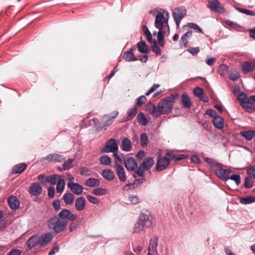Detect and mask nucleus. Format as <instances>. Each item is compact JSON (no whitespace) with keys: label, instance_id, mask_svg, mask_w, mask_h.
Returning a JSON list of instances; mask_svg holds the SVG:
<instances>
[{"label":"nucleus","instance_id":"b1692460","mask_svg":"<svg viewBox=\"0 0 255 255\" xmlns=\"http://www.w3.org/2000/svg\"><path fill=\"white\" fill-rule=\"evenodd\" d=\"M137 112V106H134L132 108L128 109L127 112L128 116L125 118L124 121L127 122L133 119L136 116Z\"/></svg>","mask_w":255,"mask_h":255},{"label":"nucleus","instance_id":"4c0bfd02","mask_svg":"<svg viewBox=\"0 0 255 255\" xmlns=\"http://www.w3.org/2000/svg\"><path fill=\"white\" fill-rule=\"evenodd\" d=\"M99 160L102 164L109 165L111 163L112 160L110 156L107 155H103L101 156Z\"/></svg>","mask_w":255,"mask_h":255},{"label":"nucleus","instance_id":"f704fd0d","mask_svg":"<svg viewBox=\"0 0 255 255\" xmlns=\"http://www.w3.org/2000/svg\"><path fill=\"white\" fill-rule=\"evenodd\" d=\"M27 165L25 163H19L14 166L13 168V172L15 173H21L26 168Z\"/></svg>","mask_w":255,"mask_h":255},{"label":"nucleus","instance_id":"7c9ffc66","mask_svg":"<svg viewBox=\"0 0 255 255\" xmlns=\"http://www.w3.org/2000/svg\"><path fill=\"white\" fill-rule=\"evenodd\" d=\"M63 200L66 204L71 205L73 203L75 197L71 193H65L63 196Z\"/></svg>","mask_w":255,"mask_h":255},{"label":"nucleus","instance_id":"c85d7f7f","mask_svg":"<svg viewBox=\"0 0 255 255\" xmlns=\"http://www.w3.org/2000/svg\"><path fill=\"white\" fill-rule=\"evenodd\" d=\"M181 102L184 107L186 108H190L191 102L190 99L186 93H184L181 96Z\"/></svg>","mask_w":255,"mask_h":255},{"label":"nucleus","instance_id":"2f4dec72","mask_svg":"<svg viewBox=\"0 0 255 255\" xmlns=\"http://www.w3.org/2000/svg\"><path fill=\"white\" fill-rule=\"evenodd\" d=\"M137 120L138 122L143 126H145L148 124V120L146 118L145 115L142 113L139 112L137 116Z\"/></svg>","mask_w":255,"mask_h":255},{"label":"nucleus","instance_id":"393cba45","mask_svg":"<svg viewBox=\"0 0 255 255\" xmlns=\"http://www.w3.org/2000/svg\"><path fill=\"white\" fill-rule=\"evenodd\" d=\"M38 236H32L27 241V246L30 249L39 245Z\"/></svg>","mask_w":255,"mask_h":255},{"label":"nucleus","instance_id":"6ab92c4d","mask_svg":"<svg viewBox=\"0 0 255 255\" xmlns=\"http://www.w3.org/2000/svg\"><path fill=\"white\" fill-rule=\"evenodd\" d=\"M214 126L219 129H222L224 127V120L221 116H215L212 120Z\"/></svg>","mask_w":255,"mask_h":255},{"label":"nucleus","instance_id":"a19ab883","mask_svg":"<svg viewBox=\"0 0 255 255\" xmlns=\"http://www.w3.org/2000/svg\"><path fill=\"white\" fill-rule=\"evenodd\" d=\"M80 174L82 175L88 176L92 175V170L91 168H89L84 166H82L80 169Z\"/></svg>","mask_w":255,"mask_h":255},{"label":"nucleus","instance_id":"c9c22d12","mask_svg":"<svg viewBox=\"0 0 255 255\" xmlns=\"http://www.w3.org/2000/svg\"><path fill=\"white\" fill-rule=\"evenodd\" d=\"M73 161L74 159H68L67 160L65 161L63 164V170H67L73 167ZM60 171H62L61 168H59Z\"/></svg>","mask_w":255,"mask_h":255},{"label":"nucleus","instance_id":"72a5a7b5","mask_svg":"<svg viewBox=\"0 0 255 255\" xmlns=\"http://www.w3.org/2000/svg\"><path fill=\"white\" fill-rule=\"evenodd\" d=\"M60 176L56 174H53L46 177L45 181L50 183L52 185H55L58 182V179Z\"/></svg>","mask_w":255,"mask_h":255},{"label":"nucleus","instance_id":"8fccbe9b","mask_svg":"<svg viewBox=\"0 0 255 255\" xmlns=\"http://www.w3.org/2000/svg\"><path fill=\"white\" fill-rule=\"evenodd\" d=\"M146 101V98L145 97V96H141L136 99V103L135 106H137V108H138V107L144 104Z\"/></svg>","mask_w":255,"mask_h":255},{"label":"nucleus","instance_id":"5701e85b","mask_svg":"<svg viewBox=\"0 0 255 255\" xmlns=\"http://www.w3.org/2000/svg\"><path fill=\"white\" fill-rule=\"evenodd\" d=\"M75 206L77 211L83 210L85 207V199L83 197L78 198L75 201Z\"/></svg>","mask_w":255,"mask_h":255},{"label":"nucleus","instance_id":"4d7b16f0","mask_svg":"<svg viewBox=\"0 0 255 255\" xmlns=\"http://www.w3.org/2000/svg\"><path fill=\"white\" fill-rule=\"evenodd\" d=\"M129 200L133 204H136L139 202H140V200L138 198V197L136 195H130L128 196Z\"/></svg>","mask_w":255,"mask_h":255},{"label":"nucleus","instance_id":"338daca9","mask_svg":"<svg viewBox=\"0 0 255 255\" xmlns=\"http://www.w3.org/2000/svg\"><path fill=\"white\" fill-rule=\"evenodd\" d=\"M55 194V188L52 186H50L48 188V195L51 198H53L54 197Z\"/></svg>","mask_w":255,"mask_h":255},{"label":"nucleus","instance_id":"cd10ccee","mask_svg":"<svg viewBox=\"0 0 255 255\" xmlns=\"http://www.w3.org/2000/svg\"><path fill=\"white\" fill-rule=\"evenodd\" d=\"M100 182L98 179L90 178L86 180L85 185L90 187H97L100 185Z\"/></svg>","mask_w":255,"mask_h":255},{"label":"nucleus","instance_id":"aec40b11","mask_svg":"<svg viewBox=\"0 0 255 255\" xmlns=\"http://www.w3.org/2000/svg\"><path fill=\"white\" fill-rule=\"evenodd\" d=\"M121 148L127 152L130 151L132 149V143L129 139L124 137L122 140Z\"/></svg>","mask_w":255,"mask_h":255},{"label":"nucleus","instance_id":"4be33fe9","mask_svg":"<svg viewBox=\"0 0 255 255\" xmlns=\"http://www.w3.org/2000/svg\"><path fill=\"white\" fill-rule=\"evenodd\" d=\"M116 173L118 176L120 181L124 182L127 179L126 173L124 167L120 164L117 165L116 167Z\"/></svg>","mask_w":255,"mask_h":255},{"label":"nucleus","instance_id":"39448f33","mask_svg":"<svg viewBox=\"0 0 255 255\" xmlns=\"http://www.w3.org/2000/svg\"><path fill=\"white\" fill-rule=\"evenodd\" d=\"M174 158H175L174 154L167 152L164 157L158 160L156 162L155 169L159 171L164 170L168 166L170 161Z\"/></svg>","mask_w":255,"mask_h":255},{"label":"nucleus","instance_id":"f8f14e48","mask_svg":"<svg viewBox=\"0 0 255 255\" xmlns=\"http://www.w3.org/2000/svg\"><path fill=\"white\" fill-rule=\"evenodd\" d=\"M242 70L244 74L252 72L255 70V61H245L241 64Z\"/></svg>","mask_w":255,"mask_h":255},{"label":"nucleus","instance_id":"13d9d810","mask_svg":"<svg viewBox=\"0 0 255 255\" xmlns=\"http://www.w3.org/2000/svg\"><path fill=\"white\" fill-rule=\"evenodd\" d=\"M187 26L191 28L195 29L197 32L199 33H202V30L201 28L195 23L189 22L188 23Z\"/></svg>","mask_w":255,"mask_h":255},{"label":"nucleus","instance_id":"052dcab7","mask_svg":"<svg viewBox=\"0 0 255 255\" xmlns=\"http://www.w3.org/2000/svg\"><path fill=\"white\" fill-rule=\"evenodd\" d=\"M113 156L117 160V161L115 162L116 164H118V163L121 164L122 163V154H120L118 151H116L113 152Z\"/></svg>","mask_w":255,"mask_h":255},{"label":"nucleus","instance_id":"412c9836","mask_svg":"<svg viewBox=\"0 0 255 255\" xmlns=\"http://www.w3.org/2000/svg\"><path fill=\"white\" fill-rule=\"evenodd\" d=\"M7 202L11 209L16 210L19 208V202L14 196H9L7 199Z\"/></svg>","mask_w":255,"mask_h":255},{"label":"nucleus","instance_id":"680f3d73","mask_svg":"<svg viewBox=\"0 0 255 255\" xmlns=\"http://www.w3.org/2000/svg\"><path fill=\"white\" fill-rule=\"evenodd\" d=\"M87 198L90 202L94 204H98L100 202L99 200L97 198L93 197L90 195H87Z\"/></svg>","mask_w":255,"mask_h":255},{"label":"nucleus","instance_id":"a18cd8bd","mask_svg":"<svg viewBox=\"0 0 255 255\" xmlns=\"http://www.w3.org/2000/svg\"><path fill=\"white\" fill-rule=\"evenodd\" d=\"M169 34H167V30H163L160 29L159 30L157 33V38L158 42L163 41L164 39V35H166L167 36L169 35Z\"/></svg>","mask_w":255,"mask_h":255},{"label":"nucleus","instance_id":"a211bd4d","mask_svg":"<svg viewBox=\"0 0 255 255\" xmlns=\"http://www.w3.org/2000/svg\"><path fill=\"white\" fill-rule=\"evenodd\" d=\"M157 239H151L148 248V255H155L157 254Z\"/></svg>","mask_w":255,"mask_h":255},{"label":"nucleus","instance_id":"79ce46f5","mask_svg":"<svg viewBox=\"0 0 255 255\" xmlns=\"http://www.w3.org/2000/svg\"><path fill=\"white\" fill-rule=\"evenodd\" d=\"M65 183L64 179H59L57 182V187H56V191L57 193H61L65 187Z\"/></svg>","mask_w":255,"mask_h":255},{"label":"nucleus","instance_id":"49530a36","mask_svg":"<svg viewBox=\"0 0 255 255\" xmlns=\"http://www.w3.org/2000/svg\"><path fill=\"white\" fill-rule=\"evenodd\" d=\"M251 178L252 177L248 176L246 177L244 182V186L247 188H251L253 186V181Z\"/></svg>","mask_w":255,"mask_h":255},{"label":"nucleus","instance_id":"c756f323","mask_svg":"<svg viewBox=\"0 0 255 255\" xmlns=\"http://www.w3.org/2000/svg\"><path fill=\"white\" fill-rule=\"evenodd\" d=\"M102 175L105 179L109 181L113 180L115 177L114 172L110 169L103 170Z\"/></svg>","mask_w":255,"mask_h":255},{"label":"nucleus","instance_id":"6e6552de","mask_svg":"<svg viewBox=\"0 0 255 255\" xmlns=\"http://www.w3.org/2000/svg\"><path fill=\"white\" fill-rule=\"evenodd\" d=\"M223 165L221 163L220 166L214 170L216 175L223 181H227L229 179V175L231 171L223 168Z\"/></svg>","mask_w":255,"mask_h":255},{"label":"nucleus","instance_id":"7ed1b4c3","mask_svg":"<svg viewBox=\"0 0 255 255\" xmlns=\"http://www.w3.org/2000/svg\"><path fill=\"white\" fill-rule=\"evenodd\" d=\"M67 224L68 220H61L57 216L51 217L48 221L49 228L57 233L63 231Z\"/></svg>","mask_w":255,"mask_h":255},{"label":"nucleus","instance_id":"09e8293b","mask_svg":"<svg viewBox=\"0 0 255 255\" xmlns=\"http://www.w3.org/2000/svg\"><path fill=\"white\" fill-rule=\"evenodd\" d=\"M141 145L142 147H144L147 144L148 137L146 133H142L140 135V137Z\"/></svg>","mask_w":255,"mask_h":255},{"label":"nucleus","instance_id":"f03ea898","mask_svg":"<svg viewBox=\"0 0 255 255\" xmlns=\"http://www.w3.org/2000/svg\"><path fill=\"white\" fill-rule=\"evenodd\" d=\"M169 15L168 12L163 9L157 11L155 16L154 25L158 30H167V34L170 33L169 26L168 24Z\"/></svg>","mask_w":255,"mask_h":255},{"label":"nucleus","instance_id":"ddd939ff","mask_svg":"<svg viewBox=\"0 0 255 255\" xmlns=\"http://www.w3.org/2000/svg\"><path fill=\"white\" fill-rule=\"evenodd\" d=\"M67 186L73 193L77 195H80L83 190L82 186L73 182H68L67 183Z\"/></svg>","mask_w":255,"mask_h":255},{"label":"nucleus","instance_id":"5fc2aeb1","mask_svg":"<svg viewBox=\"0 0 255 255\" xmlns=\"http://www.w3.org/2000/svg\"><path fill=\"white\" fill-rule=\"evenodd\" d=\"M237 9L240 12L245 13L248 15H254L255 16V11L253 10H250L249 9H247L245 8H237Z\"/></svg>","mask_w":255,"mask_h":255},{"label":"nucleus","instance_id":"c03bdc74","mask_svg":"<svg viewBox=\"0 0 255 255\" xmlns=\"http://www.w3.org/2000/svg\"><path fill=\"white\" fill-rule=\"evenodd\" d=\"M240 105L243 108L247 110L248 111H249V110H252L253 108V102L250 101L249 98L247 101L241 103V104Z\"/></svg>","mask_w":255,"mask_h":255},{"label":"nucleus","instance_id":"9d476101","mask_svg":"<svg viewBox=\"0 0 255 255\" xmlns=\"http://www.w3.org/2000/svg\"><path fill=\"white\" fill-rule=\"evenodd\" d=\"M208 7L211 10L219 13L225 12V8L221 4L218 0H208Z\"/></svg>","mask_w":255,"mask_h":255},{"label":"nucleus","instance_id":"e2e57ef3","mask_svg":"<svg viewBox=\"0 0 255 255\" xmlns=\"http://www.w3.org/2000/svg\"><path fill=\"white\" fill-rule=\"evenodd\" d=\"M247 98V95L244 93H241L240 94H239L238 96V100L239 101L240 104L246 101Z\"/></svg>","mask_w":255,"mask_h":255},{"label":"nucleus","instance_id":"dca6fc26","mask_svg":"<svg viewBox=\"0 0 255 255\" xmlns=\"http://www.w3.org/2000/svg\"><path fill=\"white\" fill-rule=\"evenodd\" d=\"M53 236L51 233H46L38 236L39 240V245L40 246H43L49 243L52 239Z\"/></svg>","mask_w":255,"mask_h":255},{"label":"nucleus","instance_id":"20e7f679","mask_svg":"<svg viewBox=\"0 0 255 255\" xmlns=\"http://www.w3.org/2000/svg\"><path fill=\"white\" fill-rule=\"evenodd\" d=\"M154 164V161L152 158L150 157H145L141 164L135 171L134 178L141 177L143 175V171L149 170Z\"/></svg>","mask_w":255,"mask_h":255},{"label":"nucleus","instance_id":"69168bd1","mask_svg":"<svg viewBox=\"0 0 255 255\" xmlns=\"http://www.w3.org/2000/svg\"><path fill=\"white\" fill-rule=\"evenodd\" d=\"M159 87V85L158 84H154L153 86L149 89V90L145 93L146 96L149 95L152 92L155 91Z\"/></svg>","mask_w":255,"mask_h":255},{"label":"nucleus","instance_id":"9b49d317","mask_svg":"<svg viewBox=\"0 0 255 255\" xmlns=\"http://www.w3.org/2000/svg\"><path fill=\"white\" fill-rule=\"evenodd\" d=\"M118 115L119 112L118 111H114L110 115H105L103 119V126L107 127L110 126Z\"/></svg>","mask_w":255,"mask_h":255},{"label":"nucleus","instance_id":"473e14b6","mask_svg":"<svg viewBox=\"0 0 255 255\" xmlns=\"http://www.w3.org/2000/svg\"><path fill=\"white\" fill-rule=\"evenodd\" d=\"M137 48L138 51L141 53H146L148 52V46L143 40L138 43Z\"/></svg>","mask_w":255,"mask_h":255},{"label":"nucleus","instance_id":"ea45409f","mask_svg":"<svg viewBox=\"0 0 255 255\" xmlns=\"http://www.w3.org/2000/svg\"><path fill=\"white\" fill-rule=\"evenodd\" d=\"M255 201V197H248L246 198H241L240 199V202L241 204L247 205L253 203Z\"/></svg>","mask_w":255,"mask_h":255},{"label":"nucleus","instance_id":"2eb2a0df","mask_svg":"<svg viewBox=\"0 0 255 255\" xmlns=\"http://www.w3.org/2000/svg\"><path fill=\"white\" fill-rule=\"evenodd\" d=\"M44 160H46L48 161H53L55 162H60L65 159V157L60 154L57 153H51L44 157Z\"/></svg>","mask_w":255,"mask_h":255},{"label":"nucleus","instance_id":"37998d69","mask_svg":"<svg viewBox=\"0 0 255 255\" xmlns=\"http://www.w3.org/2000/svg\"><path fill=\"white\" fill-rule=\"evenodd\" d=\"M92 193L97 196H102L106 194L107 190L105 188H97L94 189L93 190Z\"/></svg>","mask_w":255,"mask_h":255},{"label":"nucleus","instance_id":"3c124183","mask_svg":"<svg viewBox=\"0 0 255 255\" xmlns=\"http://www.w3.org/2000/svg\"><path fill=\"white\" fill-rule=\"evenodd\" d=\"M153 45L152 46V51L155 52L157 55H160L161 54L160 48L157 45L156 41L155 39L153 41Z\"/></svg>","mask_w":255,"mask_h":255},{"label":"nucleus","instance_id":"774afa93","mask_svg":"<svg viewBox=\"0 0 255 255\" xmlns=\"http://www.w3.org/2000/svg\"><path fill=\"white\" fill-rule=\"evenodd\" d=\"M21 252L18 249H12L8 254V255H21Z\"/></svg>","mask_w":255,"mask_h":255},{"label":"nucleus","instance_id":"bf43d9fd","mask_svg":"<svg viewBox=\"0 0 255 255\" xmlns=\"http://www.w3.org/2000/svg\"><path fill=\"white\" fill-rule=\"evenodd\" d=\"M239 76V73L236 71L232 72L229 75V79L233 81L237 80Z\"/></svg>","mask_w":255,"mask_h":255},{"label":"nucleus","instance_id":"864d4df0","mask_svg":"<svg viewBox=\"0 0 255 255\" xmlns=\"http://www.w3.org/2000/svg\"><path fill=\"white\" fill-rule=\"evenodd\" d=\"M193 92L194 95L198 97H201L204 94L203 89L199 87L195 88Z\"/></svg>","mask_w":255,"mask_h":255},{"label":"nucleus","instance_id":"603ef678","mask_svg":"<svg viewBox=\"0 0 255 255\" xmlns=\"http://www.w3.org/2000/svg\"><path fill=\"white\" fill-rule=\"evenodd\" d=\"M248 175L255 179V165L250 166L247 170Z\"/></svg>","mask_w":255,"mask_h":255},{"label":"nucleus","instance_id":"f3484780","mask_svg":"<svg viewBox=\"0 0 255 255\" xmlns=\"http://www.w3.org/2000/svg\"><path fill=\"white\" fill-rule=\"evenodd\" d=\"M42 187L37 183H33L29 187V192L33 196H37L41 193Z\"/></svg>","mask_w":255,"mask_h":255},{"label":"nucleus","instance_id":"e433bc0d","mask_svg":"<svg viewBox=\"0 0 255 255\" xmlns=\"http://www.w3.org/2000/svg\"><path fill=\"white\" fill-rule=\"evenodd\" d=\"M204 160L207 163L212 167L216 169L221 163H218L216 160L213 158L205 157Z\"/></svg>","mask_w":255,"mask_h":255},{"label":"nucleus","instance_id":"58836bf2","mask_svg":"<svg viewBox=\"0 0 255 255\" xmlns=\"http://www.w3.org/2000/svg\"><path fill=\"white\" fill-rule=\"evenodd\" d=\"M70 213V211L68 209L62 210L58 215V218L61 220H67V218Z\"/></svg>","mask_w":255,"mask_h":255},{"label":"nucleus","instance_id":"f257e3e1","mask_svg":"<svg viewBox=\"0 0 255 255\" xmlns=\"http://www.w3.org/2000/svg\"><path fill=\"white\" fill-rule=\"evenodd\" d=\"M175 97L172 95L165 99H161L157 106L153 104L146 105V111L156 118L161 115L169 114L173 109V104Z\"/></svg>","mask_w":255,"mask_h":255},{"label":"nucleus","instance_id":"0e129e2a","mask_svg":"<svg viewBox=\"0 0 255 255\" xmlns=\"http://www.w3.org/2000/svg\"><path fill=\"white\" fill-rule=\"evenodd\" d=\"M53 208L56 211H58L60 209V201L59 200H56L52 203Z\"/></svg>","mask_w":255,"mask_h":255},{"label":"nucleus","instance_id":"bb28decb","mask_svg":"<svg viewBox=\"0 0 255 255\" xmlns=\"http://www.w3.org/2000/svg\"><path fill=\"white\" fill-rule=\"evenodd\" d=\"M240 134L246 139L250 140L255 137V131L253 130H244L240 132Z\"/></svg>","mask_w":255,"mask_h":255},{"label":"nucleus","instance_id":"de8ad7c7","mask_svg":"<svg viewBox=\"0 0 255 255\" xmlns=\"http://www.w3.org/2000/svg\"><path fill=\"white\" fill-rule=\"evenodd\" d=\"M145 226L141 222L139 221L136 223L134 225V227L133 228V231L134 233H139L141 231Z\"/></svg>","mask_w":255,"mask_h":255},{"label":"nucleus","instance_id":"4468645a","mask_svg":"<svg viewBox=\"0 0 255 255\" xmlns=\"http://www.w3.org/2000/svg\"><path fill=\"white\" fill-rule=\"evenodd\" d=\"M125 166L128 170L134 171L137 167V164L133 157H128L124 161Z\"/></svg>","mask_w":255,"mask_h":255},{"label":"nucleus","instance_id":"6e6d98bb","mask_svg":"<svg viewBox=\"0 0 255 255\" xmlns=\"http://www.w3.org/2000/svg\"><path fill=\"white\" fill-rule=\"evenodd\" d=\"M229 179L234 181L237 185H239L241 183V177L239 174H233L231 176H229Z\"/></svg>","mask_w":255,"mask_h":255},{"label":"nucleus","instance_id":"423d86ee","mask_svg":"<svg viewBox=\"0 0 255 255\" xmlns=\"http://www.w3.org/2000/svg\"><path fill=\"white\" fill-rule=\"evenodd\" d=\"M139 221L141 222L146 228L152 227L154 225L153 217L148 211H145L140 213Z\"/></svg>","mask_w":255,"mask_h":255},{"label":"nucleus","instance_id":"1a4fd4ad","mask_svg":"<svg viewBox=\"0 0 255 255\" xmlns=\"http://www.w3.org/2000/svg\"><path fill=\"white\" fill-rule=\"evenodd\" d=\"M186 13V10L182 6L178 7L174 9L173 17L177 27L179 26L181 19L185 15Z\"/></svg>","mask_w":255,"mask_h":255},{"label":"nucleus","instance_id":"0eeeda50","mask_svg":"<svg viewBox=\"0 0 255 255\" xmlns=\"http://www.w3.org/2000/svg\"><path fill=\"white\" fill-rule=\"evenodd\" d=\"M119 149L118 142L114 138H110L108 140L105 146L102 149L103 153L115 152Z\"/></svg>","mask_w":255,"mask_h":255},{"label":"nucleus","instance_id":"a878e982","mask_svg":"<svg viewBox=\"0 0 255 255\" xmlns=\"http://www.w3.org/2000/svg\"><path fill=\"white\" fill-rule=\"evenodd\" d=\"M123 57L128 62L134 61L137 60L133 54L132 48H131L128 51H125L123 54Z\"/></svg>","mask_w":255,"mask_h":255}]
</instances>
